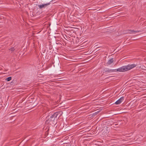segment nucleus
Instances as JSON below:
<instances>
[{
	"mask_svg": "<svg viewBox=\"0 0 146 146\" xmlns=\"http://www.w3.org/2000/svg\"><path fill=\"white\" fill-rule=\"evenodd\" d=\"M123 97H121L120 99L117 101L115 103L116 105L119 104L123 101Z\"/></svg>",
	"mask_w": 146,
	"mask_h": 146,
	"instance_id": "3",
	"label": "nucleus"
},
{
	"mask_svg": "<svg viewBox=\"0 0 146 146\" xmlns=\"http://www.w3.org/2000/svg\"><path fill=\"white\" fill-rule=\"evenodd\" d=\"M113 58H112L109 60L107 62V64L109 65L113 63Z\"/></svg>",
	"mask_w": 146,
	"mask_h": 146,
	"instance_id": "8",
	"label": "nucleus"
},
{
	"mask_svg": "<svg viewBox=\"0 0 146 146\" xmlns=\"http://www.w3.org/2000/svg\"><path fill=\"white\" fill-rule=\"evenodd\" d=\"M15 50V48L13 47H11L9 49V50L11 52V53L14 52Z\"/></svg>",
	"mask_w": 146,
	"mask_h": 146,
	"instance_id": "9",
	"label": "nucleus"
},
{
	"mask_svg": "<svg viewBox=\"0 0 146 146\" xmlns=\"http://www.w3.org/2000/svg\"><path fill=\"white\" fill-rule=\"evenodd\" d=\"M50 4V3H47L43 4L41 5H38V7L40 9H42L43 8H44L46 7L48 5Z\"/></svg>",
	"mask_w": 146,
	"mask_h": 146,
	"instance_id": "4",
	"label": "nucleus"
},
{
	"mask_svg": "<svg viewBox=\"0 0 146 146\" xmlns=\"http://www.w3.org/2000/svg\"><path fill=\"white\" fill-rule=\"evenodd\" d=\"M129 31H130V32H129L130 33H138L140 32H141L140 31H134V30H129Z\"/></svg>",
	"mask_w": 146,
	"mask_h": 146,
	"instance_id": "7",
	"label": "nucleus"
},
{
	"mask_svg": "<svg viewBox=\"0 0 146 146\" xmlns=\"http://www.w3.org/2000/svg\"><path fill=\"white\" fill-rule=\"evenodd\" d=\"M137 64H128L127 66H123L117 69H109L108 68L106 69L105 71L107 73L116 72H124L129 70L135 67Z\"/></svg>",
	"mask_w": 146,
	"mask_h": 146,
	"instance_id": "1",
	"label": "nucleus"
},
{
	"mask_svg": "<svg viewBox=\"0 0 146 146\" xmlns=\"http://www.w3.org/2000/svg\"><path fill=\"white\" fill-rule=\"evenodd\" d=\"M11 80V77H9L6 78V80H7V81H9Z\"/></svg>",
	"mask_w": 146,
	"mask_h": 146,
	"instance_id": "10",
	"label": "nucleus"
},
{
	"mask_svg": "<svg viewBox=\"0 0 146 146\" xmlns=\"http://www.w3.org/2000/svg\"><path fill=\"white\" fill-rule=\"evenodd\" d=\"M54 113V114H56V113L57 114V117H58V119L60 117L61 115L62 114L63 112L61 111H59Z\"/></svg>",
	"mask_w": 146,
	"mask_h": 146,
	"instance_id": "5",
	"label": "nucleus"
},
{
	"mask_svg": "<svg viewBox=\"0 0 146 146\" xmlns=\"http://www.w3.org/2000/svg\"><path fill=\"white\" fill-rule=\"evenodd\" d=\"M98 112H99V111H98L97 112H95L94 113L96 115V114H98Z\"/></svg>",
	"mask_w": 146,
	"mask_h": 146,
	"instance_id": "11",
	"label": "nucleus"
},
{
	"mask_svg": "<svg viewBox=\"0 0 146 146\" xmlns=\"http://www.w3.org/2000/svg\"><path fill=\"white\" fill-rule=\"evenodd\" d=\"M108 127H106V128H104V129L102 130V131L103 133H104V132H105L104 133V135H105L106 133L109 132V130H108Z\"/></svg>",
	"mask_w": 146,
	"mask_h": 146,
	"instance_id": "6",
	"label": "nucleus"
},
{
	"mask_svg": "<svg viewBox=\"0 0 146 146\" xmlns=\"http://www.w3.org/2000/svg\"><path fill=\"white\" fill-rule=\"evenodd\" d=\"M54 114L50 116H47L46 119H47L46 121V124H50V125L56 124L57 123V120L58 119L57 117V114Z\"/></svg>",
	"mask_w": 146,
	"mask_h": 146,
	"instance_id": "2",
	"label": "nucleus"
}]
</instances>
